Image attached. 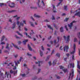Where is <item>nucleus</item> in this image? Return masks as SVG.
<instances>
[{
  "label": "nucleus",
  "instance_id": "f257e3e1",
  "mask_svg": "<svg viewBox=\"0 0 80 80\" xmlns=\"http://www.w3.org/2000/svg\"><path fill=\"white\" fill-rule=\"evenodd\" d=\"M5 75H5L3 74V73H1V78H2V79H4V78H5V77H6V76H7V78H8V76L9 75V74H8V73H7V72H6Z\"/></svg>",
  "mask_w": 80,
  "mask_h": 80
},
{
  "label": "nucleus",
  "instance_id": "f03ea898",
  "mask_svg": "<svg viewBox=\"0 0 80 80\" xmlns=\"http://www.w3.org/2000/svg\"><path fill=\"white\" fill-rule=\"evenodd\" d=\"M71 72H72V73L70 72L69 73V79H70V77H71V75H72V76L71 77V79H72V78H73V76H74V72L73 71V69H72L71 71Z\"/></svg>",
  "mask_w": 80,
  "mask_h": 80
},
{
  "label": "nucleus",
  "instance_id": "7ed1b4c3",
  "mask_svg": "<svg viewBox=\"0 0 80 80\" xmlns=\"http://www.w3.org/2000/svg\"><path fill=\"white\" fill-rule=\"evenodd\" d=\"M76 22H77V21H73L71 23L70 25L69 24H68V27H69V28H70V29H71V28H72V27H73V23H76Z\"/></svg>",
  "mask_w": 80,
  "mask_h": 80
},
{
  "label": "nucleus",
  "instance_id": "20e7f679",
  "mask_svg": "<svg viewBox=\"0 0 80 80\" xmlns=\"http://www.w3.org/2000/svg\"><path fill=\"white\" fill-rule=\"evenodd\" d=\"M9 6L10 7H11V8H14V7H15V3L13 2L10 3L9 4Z\"/></svg>",
  "mask_w": 80,
  "mask_h": 80
},
{
  "label": "nucleus",
  "instance_id": "39448f33",
  "mask_svg": "<svg viewBox=\"0 0 80 80\" xmlns=\"http://www.w3.org/2000/svg\"><path fill=\"white\" fill-rule=\"evenodd\" d=\"M76 49V45L75 44H74L73 45V51L72 52H71V54H73L75 52V49Z\"/></svg>",
  "mask_w": 80,
  "mask_h": 80
},
{
  "label": "nucleus",
  "instance_id": "423d86ee",
  "mask_svg": "<svg viewBox=\"0 0 80 80\" xmlns=\"http://www.w3.org/2000/svg\"><path fill=\"white\" fill-rule=\"evenodd\" d=\"M23 27V23H22V22L20 23V25L18 26V29L19 31H21V26Z\"/></svg>",
  "mask_w": 80,
  "mask_h": 80
},
{
  "label": "nucleus",
  "instance_id": "0eeeda50",
  "mask_svg": "<svg viewBox=\"0 0 80 80\" xmlns=\"http://www.w3.org/2000/svg\"><path fill=\"white\" fill-rule=\"evenodd\" d=\"M69 48H68V46H65L64 47V51H66L67 52H68V50Z\"/></svg>",
  "mask_w": 80,
  "mask_h": 80
},
{
  "label": "nucleus",
  "instance_id": "6e6552de",
  "mask_svg": "<svg viewBox=\"0 0 80 80\" xmlns=\"http://www.w3.org/2000/svg\"><path fill=\"white\" fill-rule=\"evenodd\" d=\"M75 15H77L78 17H80V12H78L74 16H72V18H75Z\"/></svg>",
  "mask_w": 80,
  "mask_h": 80
},
{
  "label": "nucleus",
  "instance_id": "1a4fd4ad",
  "mask_svg": "<svg viewBox=\"0 0 80 80\" xmlns=\"http://www.w3.org/2000/svg\"><path fill=\"white\" fill-rule=\"evenodd\" d=\"M57 60H54L52 63L53 66H54V65H55V64L57 63Z\"/></svg>",
  "mask_w": 80,
  "mask_h": 80
},
{
  "label": "nucleus",
  "instance_id": "9d476101",
  "mask_svg": "<svg viewBox=\"0 0 80 80\" xmlns=\"http://www.w3.org/2000/svg\"><path fill=\"white\" fill-rule=\"evenodd\" d=\"M28 47L29 50L30 51H32V48H31V47L29 45V44H28Z\"/></svg>",
  "mask_w": 80,
  "mask_h": 80
},
{
  "label": "nucleus",
  "instance_id": "9b49d317",
  "mask_svg": "<svg viewBox=\"0 0 80 80\" xmlns=\"http://www.w3.org/2000/svg\"><path fill=\"white\" fill-rule=\"evenodd\" d=\"M47 26H48V28H50L51 30H53V29L52 27H51V26L50 25H47Z\"/></svg>",
  "mask_w": 80,
  "mask_h": 80
},
{
  "label": "nucleus",
  "instance_id": "f8f14e48",
  "mask_svg": "<svg viewBox=\"0 0 80 80\" xmlns=\"http://www.w3.org/2000/svg\"><path fill=\"white\" fill-rule=\"evenodd\" d=\"M16 26V24H15V23L14 22V24H12V29H13L15 28Z\"/></svg>",
  "mask_w": 80,
  "mask_h": 80
},
{
  "label": "nucleus",
  "instance_id": "ddd939ff",
  "mask_svg": "<svg viewBox=\"0 0 80 80\" xmlns=\"http://www.w3.org/2000/svg\"><path fill=\"white\" fill-rule=\"evenodd\" d=\"M17 62H16V61H14V63H15V65H16V66H17V67H18V64H20V62H19V61H17Z\"/></svg>",
  "mask_w": 80,
  "mask_h": 80
},
{
  "label": "nucleus",
  "instance_id": "4468645a",
  "mask_svg": "<svg viewBox=\"0 0 80 80\" xmlns=\"http://www.w3.org/2000/svg\"><path fill=\"white\" fill-rule=\"evenodd\" d=\"M77 63H78L77 68H79V69H80V65H79V63H80V62L78 61Z\"/></svg>",
  "mask_w": 80,
  "mask_h": 80
},
{
  "label": "nucleus",
  "instance_id": "2eb2a0df",
  "mask_svg": "<svg viewBox=\"0 0 80 80\" xmlns=\"http://www.w3.org/2000/svg\"><path fill=\"white\" fill-rule=\"evenodd\" d=\"M9 46V44H8V43H7V45H6V48H7L8 50H10V48L8 47V46Z\"/></svg>",
  "mask_w": 80,
  "mask_h": 80
},
{
  "label": "nucleus",
  "instance_id": "dca6fc26",
  "mask_svg": "<svg viewBox=\"0 0 80 80\" xmlns=\"http://www.w3.org/2000/svg\"><path fill=\"white\" fill-rule=\"evenodd\" d=\"M12 45H13V46H14V47L19 50V49L18 48V47L17 46V45H14V44H13V43H12Z\"/></svg>",
  "mask_w": 80,
  "mask_h": 80
},
{
  "label": "nucleus",
  "instance_id": "f3484780",
  "mask_svg": "<svg viewBox=\"0 0 80 80\" xmlns=\"http://www.w3.org/2000/svg\"><path fill=\"white\" fill-rule=\"evenodd\" d=\"M28 40L26 39V40H25L24 41H23L22 42L23 43L24 45H25L26 44V42H28Z\"/></svg>",
  "mask_w": 80,
  "mask_h": 80
},
{
  "label": "nucleus",
  "instance_id": "a211bd4d",
  "mask_svg": "<svg viewBox=\"0 0 80 80\" xmlns=\"http://www.w3.org/2000/svg\"><path fill=\"white\" fill-rule=\"evenodd\" d=\"M42 61H38V62H36L35 63L36 64H37L38 63H39V65H38L39 67H40V63H42Z\"/></svg>",
  "mask_w": 80,
  "mask_h": 80
},
{
  "label": "nucleus",
  "instance_id": "6ab92c4d",
  "mask_svg": "<svg viewBox=\"0 0 80 80\" xmlns=\"http://www.w3.org/2000/svg\"><path fill=\"white\" fill-rule=\"evenodd\" d=\"M69 41H70V36H68L67 37V43Z\"/></svg>",
  "mask_w": 80,
  "mask_h": 80
},
{
  "label": "nucleus",
  "instance_id": "aec40b11",
  "mask_svg": "<svg viewBox=\"0 0 80 80\" xmlns=\"http://www.w3.org/2000/svg\"><path fill=\"white\" fill-rule=\"evenodd\" d=\"M16 12V10H12L11 11H8V12L9 13H13V12Z\"/></svg>",
  "mask_w": 80,
  "mask_h": 80
},
{
  "label": "nucleus",
  "instance_id": "412c9836",
  "mask_svg": "<svg viewBox=\"0 0 80 80\" xmlns=\"http://www.w3.org/2000/svg\"><path fill=\"white\" fill-rule=\"evenodd\" d=\"M39 52H40V55L41 57H42V56H43V52L41 51V50H40Z\"/></svg>",
  "mask_w": 80,
  "mask_h": 80
},
{
  "label": "nucleus",
  "instance_id": "4be33fe9",
  "mask_svg": "<svg viewBox=\"0 0 80 80\" xmlns=\"http://www.w3.org/2000/svg\"><path fill=\"white\" fill-rule=\"evenodd\" d=\"M34 17H36L37 18H40V16H39V15H36V14H34Z\"/></svg>",
  "mask_w": 80,
  "mask_h": 80
},
{
  "label": "nucleus",
  "instance_id": "5701e85b",
  "mask_svg": "<svg viewBox=\"0 0 80 80\" xmlns=\"http://www.w3.org/2000/svg\"><path fill=\"white\" fill-rule=\"evenodd\" d=\"M60 31L61 32H63V29L62 27H61V28H60Z\"/></svg>",
  "mask_w": 80,
  "mask_h": 80
},
{
  "label": "nucleus",
  "instance_id": "b1692460",
  "mask_svg": "<svg viewBox=\"0 0 80 80\" xmlns=\"http://www.w3.org/2000/svg\"><path fill=\"white\" fill-rule=\"evenodd\" d=\"M16 32H17V33L18 34V35H20V36H21V37H23V35H22V34H20V32H19L17 31Z\"/></svg>",
  "mask_w": 80,
  "mask_h": 80
},
{
  "label": "nucleus",
  "instance_id": "393cba45",
  "mask_svg": "<svg viewBox=\"0 0 80 80\" xmlns=\"http://www.w3.org/2000/svg\"><path fill=\"white\" fill-rule=\"evenodd\" d=\"M50 56H48L46 59V61H47L48 60H49V59L50 58Z\"/></svg>",
  "mask_w": 80,
  "mask_h": 80
},
{
  "label": "nucleus",
  "instance_id": "a878e982",
  "mask_svg": "<svg viewBox=\"0 0 80 80\" xmlns=\"http://www.w3.org/2000/svg\"><path fill=\"white\" fill-rule=\"evenodd\" d=\"M4 3H0V6L1 7H2V6H4Z\"/></svg>",
  "mask_w": 80,
  "mask_h": 80
},
{
  "label": "nucleus",
  "instance_id": "bb28decb",
  "mask_svg": "<svg viewBox=\"0 0 80 80\" xmlns=\"http://www.w3.org/2000/svg\"><path fill=\"white\" fill-rule=\"evenodd\" d=\"M62 70L64 72V73H65V72H67V69H63Z\"/></svg>",
  "mask_w": 80,
  "mask_h": 80
},
{
  "label": "nucleus",
  "instance_id": "cd10ccee",
  "mask_svg": "<svg viewBox=\"0 0 80 80\" xmlns=\"http://www.w3.org/2000/svg\"><path fill=\"white\" fill-rule=\"evenodd\" d=\"M4 38H5V36H2V39H1V42H2V41H3V40H4Z\"/></svg>",
  "mask_w": 80,
  "mask_h": 80
},
{
  "label": "nucleus",
  "instance_id": "c85d7f7f",
  "mask_svg": "<svg viewBox=\"0 0 80 80\" xmlns=\"http://www.w3.org/2000/svg\"><path fill=\"white\" fill-rule=\"evenodd\" d=\"M70 65L71 66L70 68L72 67V68H73L74 67V64H73L72 65V63L70 64Z\"/></svg>",
  "mask_w": 80,
  "mask_h": 80
},
{
  "label": "nucleus",
  "instance_id": "c756f323",
  "mask_svg": "<svg viewBox=\"0 0 80 80\" xmlns=\"http://www.w3.org/2000/svg\"><path fill=\"white\" fill-rule=\"evenodd\" d=\"M67 6H64V10H67Z\"/></svg>",
  "mask_w": 80,
  "mask_h": 80
},
{
  "label": "nucleus",
  "instance_id": "7c9ffc66",
  "mask_svg": "<svg viewBox=\"0 0 80 80\" xmlns=\"http://www.w3.org/2000/svg\"><path fill=\"white\" fill-rule=\"evenodd\" d=\"M60 54L58 53H57L56 54V56H57L58 57H60Z\"/></svg>",
  "mask_w": 80,
  "mask_h": 80
},
{
  "label": "nucleus",
  "instance_id": "2f4dec72",
  "mask_svg": "<svg viewBox=\"0 0 80 80\" xmlns=\"http://www.w3.org/2000/svg\"><path fill=\"white\" fill-rule=\"evenodd\" d=\"M38 0V7H40V5H39V3H40V0Z\"/></svg>",
  "mask_w": 80,
  "mask_h": 80
},
{
  "label": "nucleus",
  "instance_id": "473e14b6",
  "mask_svg": "<svg viewBox=\"0 0 80 80\" xmlns=\"http://www.w3.org/2000/svg\"><path fill=\"white\" fill-rule=\"evenodd\" d=\"M78 36L79 38H80V32L78 33Z\"/></svg>",
  "mask_w": 80,
  "mask_h": 80
},
{
  "label": "nucleus",
  "instance_id": "72a5a7b5",
  "mask_svg": "<svg viewBox=\"0 0 80 80\" xmlns=\"http://www.w3.org/2000/svg\"><path fill=\"white\" fill-rule=\"evenodd\" d=\"M54 27H55V28H56V29H57V30L58 29L56 25H55V24H54Z\"/></svg>",
  "mask_w": 80,
  "mask_h": 80
},
{
  "label": "nucleus",
  "instance_id": "f704fd0d",
  "mask_svg": "<svg viewBox=\"0 0 80 80\" xmlns=\"http://www.w3.org/2000/svg\"><path fill=\"white\" fill-rule=\"evenodd\" d=\"M60 68V69H63V68H64V67L63 66H59Z\"/></svg>",
  "mask_w": 80,
  "mask_h": 80
},
{
  "label": "nucleus",
  "instance_id": "c9c22d12",
  "mask_svg": "<svg viewBox=\"0 0 80 80\" xmlns=\"http://www.w3.org/2000/svg\"><path fill=\"white\" fill-rule=\"evenodd\" d=\"M10 73H14V71H12V70H11L10 71Z\"/></svg>",
  "mask_w": 80,
  "mask_h": 80
},
{
  "label": "nucleus",
  "instance_id": "e433bc0d",
  "mask_svg": "<svg viewBox=\"0 0 80 80\" xmlns=\"http://www.w3.org/2000/svg\"><path fill=\"white\" fill-rule=\"evenodd\" d=\"M58 32H57V31L55 30V33H54V35H56L57 36V33H58Z\"/></svg>",
  "mask_w": 80,
  "mask_h": 80
},
{
  "label": "nucleus",
  "instance_id": "4c0bfd02",
  "mask_svg": "<svg viewBox=\"0 0 80 80\" xmlns=\"http://www.w3.org/2000/svg\"><path fill=\"white\" fill-rule=\"evenodd\" d=\"M22 76L23 77H25V76H26V75L25 74H22Z\"/></svg>",
  "mask_w": 80,
  "mask_h": 80
},
{
  "label": "nucleus",
  "instance_id": "58836bf2",
  "mask_svg": "<svg viewBox=\"0 0 80 80\" xmlns=\"http://www.w3.org/2000/svg\"><path fill=\"white\" fill-rule=\"evenodd\" d=\"M65 28H66V30H67V31H68V28H67V25H66L65 26Z\"/></svg>",
  "mask_w": 80,
  "mask_h": 80
},
{
  "label": "nucleus",
  "instance_id": "ea45409f",
  "mask_svg": "<svg viewBox=\"0 0 80 80\" xmlns=\"http://www.w3.org/2000/svg\"><path fill=\"white\" fill-rule=\"evenodd\" d=\"M23 59V58H22V57H21L20 58V59L19 60V61H18L19 62H21V61H22V59Z\"/></svg>",
  "mask_w": 80,
  "mask_h": 80
},
{
  "label": "nucleus",
  "instance_id": "a19ab883",
  "mask_svg": "<svg viewBox=\"0 0 80 80\" xmlns=\"http://www.w3.org/2000/svg\"><path fill=\"white\" fill-rule=\"evenodd\" d=\"M77 39L76 38H75L74 39V42H77Z\"/></svg>",
  "mask_w": 80,
  "mask_h": 80
},
{
  "label": "nucleus",
  "instance_id": "79ce46f5",
  "mask_svg": "<svg viewBox=\"0 0 80 80\" xmlns=\"http://www.w3.org/2000/svg\"><path fill=\"white\" fill-rule=\"evenodd\" d=\"M62 3V2H59L58 3V4L57 7H58V6H59V5H60V3Z\"/></svg>",
  "mask_w": 80,
  "mask_h": 80
},
{
  "label": "nucleus",
  "instance_id": "37998d69",
  "mask_svg": "<svg viewBox=\"0 0 80 80\" xmlns=\"http://www.w3.org/2000/svg\"><path fill=\"white\" fill-rule=\"evenodd\" d=\"M57 39H58V42H59V39H60V38L59 37H57Z\"/></svg>",
  "mask_w": 80,
  "mask_h": 80
},
{
  "label": "nucleus",
  "instance_id": "c03bdc74",
  "mask_svg": "<svg viewBox=\"0 0 80 80\" xmlns=\"http://www.w3.org/2000/svg\"><path fill=\"white\" fill-rule=\"evenodd\" d=\"M10 64H12V62H10V63H9V64H8L7 65V66L8 67V66H10Z\"/></svg>",
  "mask_w": 80,
  "mask_h": 80
},
{
  "label": "nucleus",
  "instance_id": "a18cd8bd",
  "mask_svg": "<svg viewBox=\"0 0 80 80\" xmlns=\"http://www.w3.org/2000/svg\"><path fill=\"white\" fill-rule=\"evenodd\" d=\"M52 20H55V18L54 17V16H53V15H52Z\"/></svg>",
  "mask_w": 80,
  "mask_h": 80
},
{
  "label": "nucleus",
  "instance_id": "49530a36",
  "mask_svg": "<svg viewBox=\"0 0 80 80\" xmlns=\"http://www.w3.org/2000/svg\"><path fill=\"white\" fill-rule=\"evenodd\" d=\"M68 19H69V18H66L65 19V20H64V22L67 21L68 20Z\"/></svg>",
  "mask_w": 80,
  "mask_h": 80
},
{
  "label": "nucleus",
  "instance_id": "de8ad7c7",
  "mask_svg": "<svg viewBox=\"0 0 80 80\" xmlns=\"http://www.w3.org/2000/svg\"><path fill=\"white\" fill-rule=\"evenodd\" d=\"M15 37H16V38H20L17 36V35H15Z\"/></svg>",
  "mask_w": 80,
  "mask_h": 80
},
{
  "label": "nucleus",
  "instance_id": "09e8293b",
  "mask_svg": "<svg viewBox=\"0 0 80 80\" xmlns=\"http://www.w3.org/2000/svg\"><path fill=\"white\" fill-rule=\"evenodd\" d=\"M60 50H62L63 49V48H62V47L61 46V47L59 48Z\"/></svg>",
  "mask_w": 80,
  "mask_h": 80
},
{
  "label": "nucleus",
  "instance_id": "8fccbe9b",
  "mask_svg": "<svg viewBox=\"0 0 80 80\" xmlns=\"http://www.w3.org/2000/svg\"><path fill=\"white\" fill-rule=\"evenodd\" d=\"M31 25L33 27H34V25H33V24L31 23Z\"/></svg>",
  "mask_w": 80,
  "mask_h": 80
},
{
  "label": "nucleus",
  "instance_id": "3c124183",
  "mask_svg": "<svg viewBox=\"0 0 80 80\" xmlns=\"http://www.w3.org/2000/svg\"><path fill=\"white\" fill-rule=\"evenodd\" d=\"M48 63L50 66L52 65V63H51V62L50 61Z\"/></svg>",
  "mask_w": 80,
  "mask_h": 80
},
{
  "label": "nucleus",
  "instance_id": "603ef678",
  "mask_svg": "<svg viewBox=\"0 0 80 80\" xmlns=\"http://www.w3.org/2000/svg\"><path fill=\"white\" fill-rule=\"evenodd\" d=\"M19 23H20V22H19V21H17V24L18 25H18H19Z\"/></svg>",
  "mask_w": 80,
  "mask_h": 80
},
{
  "label": "nucleus",
  "instance_id": "864d4df0",
  "mask_svg": "<svg viewBox=\"0 0 80 80\" xmlns=\"http://www.w3.org/2000/svg\"><path fill=\"white\" fill-rule=\"evenodd\" d=\"M41 71V69H38V73H39V72H40V71Z\"/></svg>",
  "mask_w": 80,
  "mask_h": 80
},
{
  "label": "nucleus",
  "instance_id": "5fc2aeb1",
  "mask_svg": "<svg viewBox=\"0 0 80 80\" xmlns=\"http://www.w3.org/2000/svg\"><path fill=\"white\" fill-rule=\"evenodd\" d=\"M56 42H57V40L56 39L54 40V43H55V44H56V43H57Z\"/></svg>",
  "mask_w": 80,
  "mask_h": 80
},
{
  "label": "nucleus",
  "instance_id": "6e6d98bb",
  "mask_svg": "<svg viewBox=\"0 0 80 80\" xmlns=\"http://www.w3.org/2000/svg\"><path fill=\"white\" fill-rule=\"evenodd\" d=\"M19 19H20V17H19L17 18L16 20H17V21H18Z\"/></svg>",
  "mask_w": 80,
  "mask_h": 80
},
{
  "label": "nucleus",
  "instance_id": "4d7b16f0",
  "mask_svg": "<svg viewBox=\"0 0 80 80\" xmlns=\"http://www.w3.org/2000/svg\"><path fill=\"white\" fill-rule=\"evenodd\" d=\"M28 38H31V39H32V37H31V36H30L28 35Z\"/></svg>",
  "mask_w": 80,
  "mask_h": 80
},
{
  "label": "nucleus",
  "instance_id": "13d9d810",
  "mask_svg": "<svg viewBox=\"0 0 80 80\" xmlns=\"http://www.w3.org/2000/svg\"><path fill=\"white\" fill-rule=\"evenodd\" d=\"M16 69H17V67L14 66V68H13V70H16Z\"/></svg>",
  "mask_w": 80,
  "mask_h": 80
},
{
  "label": "nucleus",
  "instance_id": "bf43d9fd",
  "mask_svg": "<svg viewBox=\"0 0 80 80\" xmlns=\"http://www.w3.org/2000/svg\"><path fill=\"white\" fill-rule=\"evenodd\" d=\"M27 55H28V56H32V55H31V54H29V53H27Z\"/></svg>",
  "mask_w": 80,
  "mask_h": 80
},
{
  "label": "nucleus",
  "instance_id": "052dcab7",
  "mask_svg": "<svg viewBox=\"0 0 80 80\" xmlns=\"http://www.w3.org/2000/svg\"><path fill=\"white\" fill-rule=\"evenodd\" d=\"M42 47V50H44V48H43V46H41Z\"/></svg>",
  "mask_w": 80,
  "mask_h": 80
},
{
  "label": "nucleus",
  "instance_id": "680f3d73",
  "mask_svg": "<svg viewBox=\"0 0 80 80\" xmlns=\"http://www.w3.org/2000/svg\"><path fill=\"white\" fill-rule=\"evenodd\" d=\"M22 43V42H21V41H19L18 42V43L19 44V45H20V43Z\"/></svg>",
  "mask_w": 80,
  "mask_h": 80
},
{
  "label": "nucleus",
  "instance_id": "e2e57ef3",
  "mask_svg": "<svg viewBox=\"0 0 80 80\" xmlns=\"http://www.w3.org/2000/svg\"><path fill=\"white\" fill-rule=\"evenodd\" d=\"M72 60H74V55H72Z\"/></svg>",
  "mask_w": 80,
  "mask_h": 80
},
{
  "label": "nucleus",
  "instance_id": "0e129e2a",
  "mask_svg": "<svg viewBox=\"0 0 80 80\" xmlns=\"http://www.w3.org/2000/svg\"><path fill=\"white\" fill-rule=\"evenodd\" d=\"M42 3H43V4L44 6H45V3H44V2H43V0L42 1Z\"/></svg>",
  "mask_w": 80,
  "mask_h": 80
},
{
  "label": "nucleus",
  "instance_id": "69168bd1",
  "mask_svg": "<svg viewBox=\"0 0 80 80\" xmlns=\"http://www.w3.org/2000/svg\"><path fill=\"white\" fill-rule=\"evenodd\" d=\"M57 78L58 79H60V77L59 76H57Z\"/></svg>",
  "mask_w": 80,
  "mask_h": 80
},
{
  "label": "nucleus",
  "instance_id": "338daca9",
  "mask_svg": "<svg viewBox=\"0 0 80 80\" xmlns=\"http://www.w3.org/2000/svg\"><path fill=\"white\" fill-rule=\"evenodd\" d=\"M52 38V36H50L49 38H48V40H50V38Z\"/></svg>",
  "mask_w": 80,
  "mask_h": 80
},
{
  "label": "nucleus",
  "instance_id": "774afa93",
  "mask_svg": "<svg viewBox=\"0 0 80 80\" xmlns=\"http://www.w3.org/2000/svg\"><path fill=\"white\" fill-rule=\"evenodd\" d=\"M79 55L80 56V50L79 49Z\"/></svg>",
  "mask_w": 80,
  "mask_h": 80
}]
</instances>
